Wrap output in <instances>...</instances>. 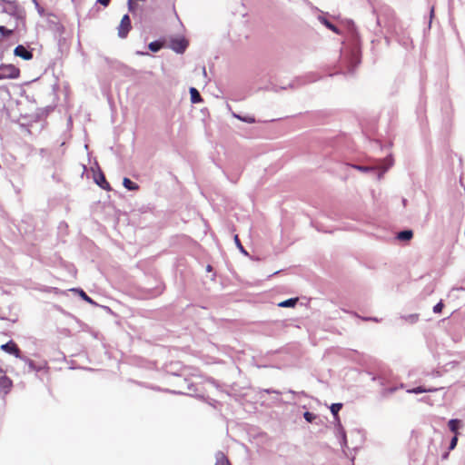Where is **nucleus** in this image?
<instances>
[{
	"label": "nucleus",
	"instance_id": "1",
	"mask_svg": "<svg viewBox=\"0 0 465 465\" xmlns=\"http://www.w3.org/2000/svg\"><path fill=\"white\" fill-rule=\"evenodd\" d=\"M392 164L393 160L391 156H388L376 166L353 165V168L363 173L375 172L377 173V178L381 180L383 174L392 166Z\"/></svg>",
	"mask_w": 465,
	"mask_h": 465
},
{
	"label": "nucleus",
	"instance_id": "2",
	"mask_svg": "<svg viewBox=\"0 0 465 465\" xmlns=\"http://www.w3.org/2000/svg\"><path fill=\"white\" fill-rule=\"evenodd\" d=\"M21 71L12 64H0V80L17 79L20 77Z\"/></svg>",
	"mask_w": 465,
	"mask_h": 465
},
{
	"label": "nucleus",
	"instance_id": "3",
	"mask_svg": "<svg viewBox=\"0 0 465 465\" xmlns=\"http://www.w3.org/2000/svg\"><path fill=\"white\" fill-rule=\"evenodd\" d=\"M188 46V42L183 37H173L169 41V47L177 54H183Z\"/></svg>",
	"mask_w": 465,
	"mask_h": 465
},
{
	"label": "nucleus",
	"instance_id": "4",
	"mask_svg": "<svg viewBox=\"0 0 465 465\" xmlns=\"http://www.w3.org/2000/svg\"><path fill=\"white\" fill-rule=\"evenodd\" d=\"M93 176L95 183L104 190H111L109 183L106 181L104 174L99 170L92 169Z\"/></svg>",
	"mask_w": 465,
	"mask_h": 465
},
{
	"label": "nucleus",
	"instance_id": "5",
	"mask_svg": "<svg viewBox=\"0 0 465 465\" xmlns=\"http://www.w3.org/2000/svg\"><path fill=\"white\" fill-rule=\"evenodd\" d=\"M131 29V21L128 15H124L118 26V36L125 37Z\"/></svg>",
	"mask_w": 465,
	"mask_h": 465
},
{
	"label": "nucleus",
	"instance_id": "6",
	"mask_svg": "<svg viewBox=\"0 0 465 465\" xmlns=\"http://www.w3.org/2000/svg\"><path fill=\"white\" fill-rule=\"evenodd\" d=\"M13 387L12 380L5 374V371H0V389L6 394Z\"/></svg>",
	"mask_w": 465,
	"mask_h": 465
},
{
	"label": "nucleus",
	"instance_id": "7",
	"mask_svg": "<svg viewBox=\"0 0 465 465\" xmlns=\"http://www.w3.org/2000/svg\"><path fill=\"white\" fill-rule=\"evenodd\" d=\"M1 349L7 353L15 355L16 358L21 357V351L13 341H9L8 342L1 345Z\"/></svg>",
	"mask_w": 465,
	"mask_h": 465
},
{
	"label": "nucleus",
	"instance_id": "8",
	"mask_svg": "<svg viewBox=\"0 0 465 465\" xmlns=\"http://www.w3.org/2000/svg\"><path fill=\"white\" fill-rule=\"evenodd\" d=\"M14 54L26 61L33 59L34 56L32 51L27 50L22 45H19L15 48Z\"/></svg>",
	"mask_w": 465,
	"mask_h": 465
},
{
	"label": "nucleus",
	"instance_id": "9",
	"mask_svg": "<svg viewBox=\"0 0 465 465\" xmlns=\"http://www.w3.org/2000/svg\"><path fill=\"white\" fill-rule=\"evenodd\" d=\"M345 63L348 65V71L350 73H352L354 68L357 66V64L360 63V57L356 52H352L350 54V57L346 58Z\"/></svg>",
	"mask_w": 465,
	"mask_h": 465
},
{
	"label": "nucleus",
	"instance_id": "10",
	"mask_svg": "<svg viewBox=\"0 0 465 465\" xmlns=\"http://www.w3.org/2000/svg\"><path fill=\"white\" fill-rule=\"evenodd\" d=\"M341 408H342V404L341 403H333L330 407L331 412L333 414V416H334V418H335V420L337 421V426H339V424H341L340 419H339V416H338V412L341 411Z\"/></svg>",
	"mask_w": 465,
	"mask_h": 465
},
{
	"label": "nucleus",
	"instance_id": "11",
	"mask_svg": "<svg viewBox=\"0 0 465 465\" xmlns=\"http://www.w3.org/2000/svg\"><path fill=\"white\" fill-rule=\"evenodd\" d=\"M190 95H191V102L193 104H199L203 101L202 97L200 95V93L194 87L190 88Z\"/></svg>",
	"mask_w": 465,
	"mask_h": 465
},
{
	"label": "nucleus",
	"instance_id": "12",
	"mask_svg": "<svg viewBox=\"0 0 465 465\" xmlns=\"http://www.w3.org/2000/svg\"><path fill=\"white\" fill-rule=\"evenodd\" d=\"M437 389H427V388H424L422 386H419V387H416V388H413V389H410V390H407V392L408 393H413V394H419V393H423V392H431V391H436Z\"/></svg>",
	"mask_w": 465,
	"mask_h": 465
},
{
	"label": "nucleus",
	"instance_id": "13",
	"mask_svg": "<svg viewBox=\"0 0 465 465\" xmlns=\"http://www.w3.org/2000/svg\"><path fill=\"white\" fill-rule=\"evenodd\" d=\"M215 459H216L215 465H231L228 459L225 457V455L223 452H217Z\"/></svg>",
	"mask_w": 465,
	"mask_h": 465
},
{
	"label": "nucleus",
	"instance_id": "14",
	"mask_svg": "<svg viewBox=\"0 0 465 465\" xmlns=\"http://www.w3.org/2000/svg\"><path fill=\"white\" fill-rule=\"evenodd\" d=\"M337 428H338V437L341 440V445L342 447H345L347 445V438H346L345 430H343V428L341 427V424H339V426H337Z\"/></svg>",
	"mask_w": 465,
	"mask_h": 465
},
{
	"label": "nucleus",
	"instance_id": "15",
	"mask_svg": "<svg viewBox=\"0 0 465 465\" xmlns=\"http://www.w3.org/2000/svg\"><path fill=\"white\" fill-rule=\"evenodd\" d=\"M413 233L411 230H404L398 233V239L401 241H409L411 239Z\"/></svg>",
	"mask_w": 465,
	"mask_h": 465
},
{
	"label": "nucleus",
	"instance_id": "16",
	"mask_svg": "<svg viewBox=\"0 0 465 465\" xmlns=\"http://www.w3.org/2000/svg\"><path fill=\"white\" fill-rule=\"evenodd\" d=\"M123 185L129 191H134L138 189V185L128 178H124Z\"/></svg>",
	"mask_w": 465,
	"mask_h": 465
},
{
	"label": "nucleus",
	"instance_id": "17",
	"mask_svg": "<svg viewBox=\"0 0 465 465\" xmlns=\"http://www.w3.org/2000/svg\"><path fill=\"white\" fill-rule=\"evenodd\" d=\"M9 14L15 15L16 17V19L18 20H24L25 18V13L24 11L18 9L17 7L15 6H13L12 7V11L9 12Z\"/></svg>",
	"mask_w": 465,
	"mask_h": 465
},
{
	"label": "nucleus",
	"instance_id": "18",
	"mask_svg": "<svg viewBox=\"0 0 465 465\" xmlns=\"http://www.w3.org/2000/svg\"><path fill=\"white\" fill-rule=\"evenodd\" d=\"M297 298H291L279 303L280 307L289 308L293 307L297 303Z\"/></svg>",
	"mask_w": 465,
	"mask_h": 465
},
{
	"label": "nucleus",
	"instance_id": "19",
	"mask_svg": "<svg viewBox=\"0 0 465 465\" xmlns=\"http://www.w3.org/2000/svg\"><path fill=\"white\" fill-rule=\"evenodd\" d=\"M460 423V420L452 419V420H450L449 421L448 425H449L450 430L452 432L457 433Z\"/></svg>",
	"mask_w": 465,
	"mask_h": 465
},
{
	"label": "nucleus",
	"instance_id": "20",
	"mask_svg": "<svg viewBox=\"0 0 465 465\" xmlns=\"http://www.w3.org/2000/svg\"><path fill=\"white\" fill-rule=\"evenodd\" d=\"M15 28L8 29L4 25H0V35L2 37H10L14 34Z\"/></svg>",
	"mask_w": 465,
	"mask_h": 465
},
{
	"label": "nucleus",
	"instance_id": "21",
	"mask_svg": "<svg viewBox=\"0 0 465 465\" xmlns=\"http://www.w3.org/2000/svg\"><path fill=\"white\" fill-rule=\"evenodd\" d=\"M148 47L152 52H158L162 48V44L158 41L151 42Z\"/></svg>",
	"mask_w": 465,
	"mask_h": 465
},
{
	"label": "nucleus",
	"instance_id": "22",
	"mask_svg": "<svg viewBox=\"0 0 465 465\" xmlns=\"http://www.w3.org/2000/svg\"><path fill=\"white\" fill-rule=\"evenodd\" d=\"M321 21L322 22V24H323L326 27H328V28H329V29H331V31H333V32H335V33L339 34L338 28H337L334 25H332L331 22H329L327 19L322 18V19H321Z\"/></svg>",
	"mask_w": 465,
	"mask_h": 465
},
{
	"label": "nucleus",
	"instance_id": "23",
	"mask_svg": "<svg viewBox=\"0 0 465 465\" xmlns=\"http://www.w3.org/2000/svg\"><path fill=\"white\" fill-rule=\"evenodd\" d=\"M234 242H235V244L237 246V248L240 250V252L245 255H248V252L245 251V249L243 248V246L242 245L240 240H239V237L238 235H235L234 236Z\"/></svg>",
	"mask_w": 465,
	"mask_h": 465
},
{
	"label": "nucleus",
	"instance_id": "24",
	"mask_svg": "<svg viewBox=\"0 0 465 465\" xmlns=\"http://www.w3.org/2000/svg\"><path fill=\"white\" fill-rule=\"evenodd\" d=\"M303 417L308 422H312L316 419V415L310 411H305Z\"/></svg>",
	"mask_w": 465,
	"mask_h": 465
},
{
	"label": "nucleus",
	"instance_id": "25",
	"mask_svg": "<svg viewBox=\"0 0 465 465\" xmlns=\"http://www.w3.org/2000/svg\"><path fill=\"white\" fill-rule=\"evenodd\" d=\"M403 319L407 322H410L411 323H414L418 321V315L417 314H410L408 316H404Z\"/></svg>",
	"mask_w": 465,
	"mask_h": 465
},
{
	"label": "nucleus",
	"instance_id": "26",
	"mask_svg": "<svg viewBox=\"0 0 465 465\" xmlns=\"http://www.w3.org/2000/svg\"><path fill=\"white\" fill-rule=\"evenodd\" d=\"M241 121L248 124H253L255 123V118L252 116H242Z\"/></svg>",
	"mask_w": 465,
	"mask_h": 465
},
{
	"label": "nucleus",
	"instance_id": "27",
	"mask_svg": "<svg viewBox=\"0 0 465 465\" xmlns=\"http://www.w3.org/2000/svg\"><path fill=\"white\" fill-rule=\"evenodd\" d=\"M457 442H458V438H457V436L455 435V436L451 439V440H450V442L449 450H454V449L456 448V446H457Z\"/></svg>",
	"mask_w": 465,
	"mask_h": 465
},
{
	"label": "nucleus",
	"instance_id": "28",
	"mask_svg": "<svg viewBox=\"0 0 465 465\" xmlns=\"http://www.w3.org/2000/svg\"><path fill=\"white\" fill-rule=\"evenodd\" d=\"M442 308H443V303L442 302H438L434 307H433V312L435 313H439L442 311Z\"/></svg>",
	"mask_w": 465,
	"mask_h": 465
},
{
	"label": "nucleus",
	"instance_id": "29",
	"mask_svg": "<svg viewBox=\"0 0 465 465\" xmlns=\"http://www.w3.org/2000/svg\"><path fill=\"white\" fill-rule=\"evenodd\" d=\"M79 292H80L81 297L84 300L90 302H92V300L86 295V293L84 291L81 290V291H79Z\"/></svg>",
	"mask_w": 465,
	"mask_h": 465
},
{
	"label": "nucleus",
	"instance_id": "30",
	"mask_svg": "<svg viewBox=\"0 0 465 465\" xmlns=\"http://www.w3.org/2000/svg\"><path fill=\"white\" fill-rule=\"evenodd\" d=\"M98 3H100L103 5H107L110 2V0H97Z\"/></svg>",
	"mask_w": 465,
	"mask_h": 465
},
{
	"label": "nucleus",
	"instance_id": "31",
	"mask_svg": "<svg viewBox=\"0 0 465 465\" xmlns=\"http://www.w3.org/2000/svg\"><path fill=\"white\" fill-rule=\"evenodd\" d=\"M232 116H233L234 118H236V119H239L240 121H241V118L242 117V115L237 114H235V113H233V114H232Z\"/></svg>",
	"mask_w": 465,
	"mask_h": 465
},
{
	"label": "nucleus",
	"instance_id": "32",
	"mask_svg": "<svg viewBox=\"0 0 465 465\" xmlns=\"http://www.w3.org/2000/svg\"><path fill=\"white\" fill-rule=\"evenodd\" d=\"M395 391H396V389H395V388H391V389H390V392H394Z\"/></svg>",
	"mask_w": 465,
	"mask_h": 465
},
{
	"label": "nucleus",
	"instance_id": "33",
	"mask_svg": "<svg viewBox=\"0 0 465 465\" xmlns=\"http://www.w3.org/2000/svg\"><path fill=\"white\" fill-rule=\"evenodd\" d=\"M448 455H449V453H448V452H447V453H445V454L443 455V459H447V458H448Z\"/></svg>",
	"mask_w": 465,
	"mask_h": 465
},
{
	"label": "nucleus",
	"instance_id": "34",
	"mask_svg": "<svg viewBox=\"0 0 465 465\" xmlns=\"http://www.w3.org/2000/svg\"><path fill=\"white\" fill-rule=\"evenodd\" d=\"M433 12H434V10H433V8H431V10H430V17H432Z\"/></svg>",
	"mask_w": 465,
	"mask_h": 465
},
{
	"label": "nucleus",
	"instance_id": "35",
	"mask_svg": "<svg viewBox=\"0 0 465 465\" xmlns=\"http://www.w3.org/2000/svg\"><path fill=\"white\" fill-rule=\"evenodd\" d=\"M132 1H133V0H129L130 9L132 8Z\"/></svg>",
	"mask_w": 465,
	"mask_h": 465
},
{
	"label": "nucleus",
	"instance_id": "36",
	"mask_svg": "<svg viewBox=\"0 0 465 465\" xmlns=\"http://www.w3.org/2000/svg\"><path fill=\"white\" fill-rule=\"evenodd\" d=\"M203 73L204 74H206L205 67H203Z\"/></svg>",
	"mask_w": 465,
	"mask_h": 465
},
{
	"label": "nucleus",
	"instance_id": "37",
	"mask_svg": "<svg viewBox=\"0 0 465 465\" xmlns=\"http://www.w3.org/2000/svg\"><path fill=\"white\" fill-rule=\"evenodd\" d=\"M211 269H212L211 265H208V266H207V270H208V271H211Z\"/></svg>",
	"mask_w": 465,
	"mask_h": 465
}]
</instances>
